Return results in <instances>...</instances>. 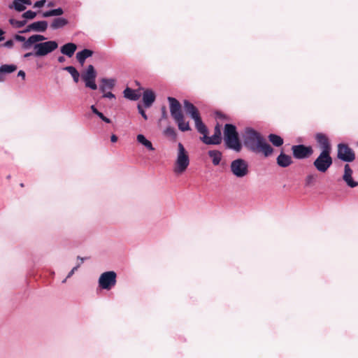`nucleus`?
I'll list each match as a JSON object with an SVG mask.
<instances>
[{
    "mask_svg": "<svg viewBox=\"0 0 358 358\" xmlns=\"http://www.w3.org/2000/svg\"><path fill=\"white\" fill-rule=\"evenodd\" d=\"M184 108L187 114L194 120L195 127L197 131L203 134L201 137V141L206 145H219L222 142V134L220 126L217 124L214 129V134L209 137L208 136V129L202 122L199 110L194 104L187 100L183 102Z\"/></svg>",
    "mask_w": 358,
    "mask_h": 358,
    "instance_id": "1",
    "label": "nucleus"
},
{
    "mask_svg": "<svg viewBox=\"0 0 358 358\" xmlns=\"http://www.w3.org/2000/svg\"><path fill=\"white\" fill-rule=\"evenodd\" d=\"M243 138L245 147L252 152L262 154L264 157H268L274 152L273 148L264 137L252 128H245Z\"/></svg>",
    "mask_w": 358,
    "mask_h": 358,
    "instance_id": "2",
    "label": "nucleus"
},
{
    "mask_svg": "<svg viewBox=\"0 0 358 358\" xmlns=\"http://www.w3.org/2000/svg\"><path fill=\"white\" fill-rule=\"evenodd\" d=\"M170 113L177 123L178 129L181 131H187L191 130L189 122L185 121L183 113L182 111V106L180 103L173 97L169 96Z\"/></svg>",
    "mask_w": 358,
    "mask_h": 358,
    "instance_id": "3",
    "label": "nucleus"
},
{
    "mask_svg": "<svg viewBox=\"0 0 358 358\" xmlns=\"http://www.w3.org/2000/svg\"><path fill=\"white\" fill-rule=\"evenodd\" d=\"M224 141L227 148L236 152L241 151L243 145L239 138L236 126L226 124L224 129Z\"/></svg>",
    "mask_w": 358,
    "mask_h": 358,
    "instance_id": "4",
    "label": "nucleus"
},
{
    "mask_svg": "<svg viewBox=\"0 0 358 358\" xmlns=\"http://www.w3.org/2000/svg\"><path fill=\"white\" fill-rule=\"evenodd\" d=\"M177 158L174 164L173 171L180 175L184 173L189 164V155L181 143L178 144Z\"/></svg>",
    "mask_w": 358,
    "mask_h": 358,
    "instance_id": "5",
    "label": "nucleus"
},
{
    "mask_svg": "<svg viewBox=\"0 0 358 358\" xmlns=\"http://www.w3.org/2000/svg\"><path fill=\"white\" fill-rule=\"evenodd\" d=\"M331 152H320L318 157L314 160L313 166L320 173H326L333 164L331 157Z\"/></svg>",
    "mask_w": 358,
    "mask_h": 358,
    "instance_id": "6",
    "label": "nucleus"
},
{
    "mask_svg": "<svg viewBox=\"0 0 358 358\" xmlns=\"http://www.w3.org/2000/svg\"><path fill=\"white\" fill-rule=\"evenodd\" d=\"M58 48V43L55 41H48L43 43H39L34 45V56L35 57H44Z\"/></svg>",
    "mask_w": 358,
    "mask_h": 358,
    "instance_id": "7",
    "label": "nucleus"
},
{
    "mask_svg": "<svg viewBox=\"0 0 358 358\" xmlns=\"http://www.w3.org/2000/svg\"><path fill=\"white\" fill-rule=\"evenodd\" d=\"M231 171L237 178H243L248 175V164L243 159H237L231 162L230 165Z\"/></svg>",
    "mask_w": 358,
    "mask_h": 358,
    "instance_id": "8",
    "label": "nucleus"
},
{
    "mask_svg": "<svg viewBox=\"0 0 358 358\" xmlns=\"http://www.w3.org/2000/svg\"><path fill=\"white\" fill-rule=\"evenodd\" d=\"M337 157L345 162H352L355 159V153L348 144L339 143L337 146Z\"/></svg>",
    "mask_w": 358,
    "mask_h": 358,
    "instance_id": "9",
    "label": "nucleus"
},
{
    "mask_svg": "<svg viewBox=\"0 0 358 358\" xmlns=\"http://www.w3.org/2000/svg\"><path fill=\"white\" fill-rule=\"evenodd\" d=\"M294 158L303 159L310 157L313 154V149L310 145L303 144L294 145L291 148Z\"/></svg>",
    "mask_w": 358,
    "mask_h": 358,
    "instance_id": "10",
    "label": "nucleus"
},
{
    "mask_svg": "<svg viewBox=\"0 0 358 358\" xmlns=\"http://www.w3.org/2000/svg\"><path fill=\"white\" fill-rule=\"evenodd\" d=\"M82 80L85 82V86L92 90H96L97 85L95 83L96 72L92 65H89L86 70L81 74Z\"/></svg>",
    "mask_w": 358,
    "mask_h": 358,
    "instance_id": "11",
    "label": "nucleus"
},
{
    "mask_svg": "<svg viewBox=\"0 0 358 358\" xmlns=\"http://www.w3.org/2000/svg\"><path fill=\"white\" fill-rule=\"evenodd\" d=\"M116 273L114 271L103 273L99 279V287L109 290L116 284Z\"/></svg>",
    "mask_w": 358,
    "mask_h": 358,
    "instance_id": "12",
    "label": "nucleus"
},
{
    "mask_svg": "<svg viewBox=\"0 0 358 358\" xmlns=\"http://www.w3.org/2000/svg\"><path fill=\"white\" fill-rule=\"evenodd\" d=\"M315 139L321 152H331L332 147L329 137L323 133H317Z\"/></svg>",
    "mask_w": 358,
    "mask_h": 358,
    "instance_id": "13",
    "label": "nucleus"
},
{
    "mask_svg": "<svg viewBox=\"0 0 358 358\" xmlns=\"http://www.w3.org/2000/svg\"><path fill=\"white\" fill-rule=\"evenodd\" d=\"M46 40V38L40 34H34L29 37L24 43L22 44V48L24 50H29L31 48V46L34 47L35 44H38L39 41H43Z\"/></svg>",
    "mask_w": 358,
    "mask_h": 358,
    "instance_id": "14",
    "label": "nucleus"
},
{
    "mask_svg": "<svg viewBox=\"0 0 358 358\" xmlns=\"http://www.w3.org/2000/svg\"><path fill=\"white\" fill-rule=\"evenodd\" d=\"M276 163L280 167L286 168L293 163V160L290 155L285 154L282 150L276 159Z\"/></svg>",
    "mask_w": 358,
    "mask_h": 358,
    "instance_id": "15",
    "label": "nucleus"
},
{
    "mask_svg": "<svg viewBox=\"0 0 358 358\" xmlns=\"http://www.w3.org/2000/svg\"><path fill=\"white\" fill-rule=\"evenodd\" d=\"M155 94L151 90H146L143 94V101L145 108H150L155 101Z\"/></svg>",
    "mask_w": 358,
    "mask_h": 358,
    "instance_id": "16",
    "label": "nucleus"
},
{
    "mask_svg": "<svg viewBox=\"0 0 358 358\" xmlns=\"http://www.w3.org/2000/svg\"><path fill=\"white\" fill-rule=\"evenodd\" d=\"M76 50L77 45L73 43H66L60 48L61 52L69 57H71L74 55Z\"/></svg>",
    "mask_w": 358,
    "mask_h": 358,
    "instance_id": "17",
    "label": "nucleus"
},
{
    "mask_svg": "<svg viewBox=\"0 0 358 358\" xmlns=\"http://www.w3.org/2000/svg\"><path fill=\"white\" fill-rule=\"evenodd\" d=\"M24 4L30 6L31 4V0H15L12 5L9 6L10 9L14 8L18 12L24 11L26 7Z\"/></svg>",
    "mask_w": 358,
    "mask_h": 358,
    "instance_id": "18",
    "label": "nucleus"
},
{
    "mask_svg": "<svg viewBox=\"0 0 358 358\" xmlns=\"http://www.w3.org/2000/svg\"><path fill=\"white\" fill-rule=\"evenodd\" d=\"M93 55V51L89 49H84L80 52H77L76 59L78 62L83 66L85 59Z\"/></svg>",
    "mask_w": 358,
    "mask_h": 358,
    "instance_id": "19",
    "label": "nucleus"
},
{
    "mask_svg": "<svg viewBox=\"0 0 358 358\" xmlns=\"http://www.w3.org/2000/svg\"><path fill=\"white\" fill-rule=\"evenodd\" d=\"M48 22L46 21L34 22L29 24V28L34 31L43 32L47 29Z\"/></svg>",
    "mask_w": 358,
    "mask_h": 358,
    "instance_id": "20",
    "label": "nucleus"
},
{
    "mask_svg": "<svg viewBox=\"0 0 358 358\" xmlns=\"http://www.w3.org/2000/svg\"><path fill=\"white\" fill-rule=\"evenodd\" d=\"M68 24V20L64 17L55 18L51 24L50 27L53 29H57L62 28Z\"/></svg>",
    "mask_w": 358,
    "mask_h": 358,
    "instance_id": "21",
    "label": "nucleus"
},
{
    "mask_svg": "<svg viewBox=\"0 0 358 358\" xmlns=\"http://www.w3.org/2000/svg\"><path fill=\"white\" fill-rule=\"evenodd\" d=\"M268 139L272 143V145L275 147H280L284 143L283 138L277 134H269L268 136Z\"/></svg>",
    "mask_w": 358,
    "mask_h": 358,
    "instance_id": "22",
    "label": "nucleus"
},
{
    "mask_svg": "<svg viewBox=\"0 0 358 358\" xmlns=\"http://www.w3.org/2000/svg\"><path fill=\"white\" fill-rule=\"evenodd\" d=\"M208 155L212 159V162L215 166L220 164L222 159V152L219 150H210L208 151Z\"/></svg>",
    "mask_w": 358,
    "mask_h": 358,
    "instance_id": "23",
    "label": "nucleus"
},
{
    "mask_svg": "<svg viewBox=\"0 0 358 358\" xmlns=\"http://www.w3.org/2000/svg\"><path fill=\"white\" fill-rule=\"evenodd\" d=\"M115 83V81L114 79L103 78L101 80V85L100 86V90L103 92H105L107 90H111L113 88Z\"/></svg>",
    "mask_w": 358,
    "mask_h": 358,
    "instance_id": "24",
    "label": "nucleus"
},
{
    "mask_svg": "<svg viewBox=\"0 0 358 358\" xmlns=\"http://www.w3.org/2000/svg\"><path fill=\"white\" fill-rule=\"evenodd\" d=\"M136 140L139 143L144 145L148 150L151 151L155 150V148L152 146L151 141L148 140L143 134L137 135Z\"/></svg>",
    "mask_w": 358,
    "mask_h": 358,
    "instance_id": "25",
    "label": "nucleus"
},
{
    "mask_svg": "<svg viewBox=\"0 0 358 358\" xmlns=\"http://www.w3.org/2000/svg\"><path fill=\"white\" fill-rule=\"evenodd\" d=\"M124 96L125 98L129 99L130 100H133V101L138 100L140 96L139 94H136L135 90H134L129 87H127L124 90Z\"/></svg>",
    "mask_w": 358,
    "mask_h": 358,
    "instance_id": "26",
    "label": "nucleus"
},
{
    "mask_svg": "<svg viewBox=\"0 0 358 358\" xmlns=\"http://www.w3.org/2000/svg\"><path fill=\"white\" fill-rule=\"evenodd\" d=\"M63 69L64 71H66L71 75V76L73 79V81L75 83H77L79 81L80 74L74 66H69L64 67Z\"/></svg>",
    "mask_w": 358,
    "mask_h": 358,
    "instance_id": "27",
    "label": "nucleus"
},
{
    "mask_svg": "<svg viewBox=\"0 0 358 358\" xmlns=\"http://www.w3.org/2000/svg\"><path fill=\"white\" fill-rule=\"evenodd\" d=\"M64 13V10L62 8H58L56 9H52L50 10H48L43 13V17H48L51 16H59Z\"/></svg>",
    "mask_w": 358,
    "mask_h": 358,
    "instance_id": "28",
    "label": "nucleus"
},
{
    "mask_svg": "<svg viewBox=\"0 0 358 358\" xmlns=\"http://www.w3.org/2000/svg\"><path fill=\"white\" fill-rule=\"evenodd\" d=\"M17 70V66L15 64H3L0 66V71L6 73H10Z\"/></svg>",
    "mask_w": 358,
    "mask_h": 358,
    "instance_id": "29",
    "label": "nucleus"
},
{
    "mask_svg": "<svg viewBox=\"0 0 358 358\" xmlns=\"http://www.w3.org/2000/svg\"><path fill=\"white\" fill-rule=\"evenodd\" d=\"M9 22L11 25L15 27V28H21L24 27L27 24L26 20H17L15 19H10Z\"/></svg>",
    "mask_w": 358,
    "mask_h": 358,
    "instance_id": "30",
    "label": "nucleus"
},
{
    "mask_svg": "<svg viewBox=\"0 0 358 358\" xmlns=\"http://www.w3.org/2000/svg\"><path fill=\"white\" fill-rule=\"evenodd\" d=\"M343 180L347 183V185L350 187H355L358 186V182L355 181L352 179V176L349 178H343Z\"/></svg>",
    "mask_w": 358,
    "mask_h": 358,
    "instance_id": "31",
    "label": "nucleus"
},
{
    "mask_svg": "<svg viewBox=\"0 0 358 358\" xmlns=\"http://www.w3.org/2000/svg\"><path fill=\"white\" fill-rule=\"evenodd\" d=\"M22 17L28 20H32L36 17V13L32 10H27V12L22 14Z\"/></svg>",
    "mask_w": 358,
    "mask_h": 358,
    "instance_id": "32",
    "label": "nucleus"
},
{
    "mask_svg": "<svg viewBox=\"0 0 358 358\" xmlns=\"http://www.w3.org/2000/svg\"><path fill=\"white\" fill-rule=\"evenodd\" d=\"M164 134L168 136H171L173 138H175L176 137V131L174 129V128L171 127H168L165 131H164Z\"/></svg>",
    "mask_w": 358,
    "mask_h": 358,
    "instance_id": "33",
    "label": "nucleus"
},
{
    "mask_svg": "<svg viewBox=\"0 0 358 358\" xmlns=\"http://www.w3.org/2000/svg\"><path fill=\"white\" fill-rule=\"evenodd\" d=\"M352 175V170L351 169L350 165L346 164L344 166V174L343 178H349Z\"/></svg>",
    "mask_w": 358,
    "mask_h": 358,
    "instance_id": "34",
    "label": "nucleus"
},
{
    "mask_svg": "<svg viewBox=\"0 0 358 358\" xmlns=\"http://www.w3.org/2000/svg\"><path fill=\"white\" fill-rule=\"evenodd\" d=\"M98 117H99L103 121H104L106 123H110V120L106 116L103 115V114L101 112H99L98 114H96Z\"/></svg>",
    "mask_w": 358,
    "mask_h": 358,
    "instance_id": "35",
    "label": "nucleus"
},
{
    "mask_svg": "<svg viewBox=\"0 0 358 358\" xmlns=\"http://www.w3.org/2000/svg\"><path fill=\"white\" fill-rule=\"evenodd\" d=\"M138 109L139 113L142 115V117L145 120H147L148 119L147 115L145 114V110L143 109V108L141 105H138Z\"/></svg>",
    "mask_w": 358,
    "mask_h": 358,
    "instance_id": "36",
    "label": "nucleus"
},
{
    "mask_svg": "<svg viewBox=\"0 0 358 358\" xmlns=\"http://www.w3.org/2000/svg\"><path fill=\"white\" fill-rule=\"evenodd\" d=\"M14 38L17 41L24 42V43L27 41L24 36H22L19 34L15 35Z\"/></svg>",
    "mask_w": 358,
    "mask_h": 358,
    "instance_id": "37",
    "label": "nucleus"
},
{
    "mask_svg": "<svg viewBox=\"0 0 358 358\" xmlns=\"http://www.w3.org/2000/svg\"><path fill=\"white\" fill-rule=\"evenodd\" d=\"M45 3V0L38 1L34 3V7L41 8L44 6Z\"/></svg>",
    "mask_w": 358,
    "mask_h": 358,
    "instance_id": "38",
    "label": "nucleus"
},
{
    "mask_svg": "<svg viewBox=\"0 0 358 358\" xmlns=\"http://www.w3.org/2000/svg\"><path fill=\"white\" fill-rule=\"evenodd\" d=\"M168 117V115H167V112H166V108L165 106H162V119H167Z\"/></svg>",
    "mask_w": 358,
    "mask_h": 358,
    "instance_id": "39",
    "label": "nucleus"
},
{
    "mask_svg": "<svg viewBox=\"0 0 358 358\" xmlns=\"http://www.w3.org/2000/svg\"><path fill=\"white\" fill-rule=\"evenodd\" d=\"M14 45V43H13V40H8L5 43H4V46L5 47H7V48H13Z\"/></svg>",
    "mask_w": 358,
    "mask_h": 358,
    "instance_id": "40",
    "label": "nucleus"
},
{
    "mask_svg": "<svg viewBox=\"0 0 358 358\" xmlns=\"http://www.w3.org/2000/svg\"><path fill=\"white\" fill-rule=\"evenodd\" d=\"M103 97L109 98V99H114L115 98V95L112 92H108L107 93H104L103 95Z\"/></svg>",
    "mask_w": 358,
    "mask_h": 358,
    "instance_id": "41",
    "label": "nucleus"
},
{
    "mask_svg": "<svg viewBox=\"0 0 358 358\" xmlns=\"http://www.w3.org/2000/svg\"><path fill=\"white\" fill-rule=\"evenodd\" d=\"M80 266V264H78L76 266L73 267V269L70 271V273H69L68 275V278L71 277L73 273L75 272V271H76L78 269V268Z\"/></svg>",
    "mask_w": 358,
    "mask_h": 358,
    "instance_id": "42",
    "label": "nucleus"
},
{
    "mask_svg": "<svg viewBox=\"0 0 358 358\" xmlns=\"http://www.w3.org/2000/svg\"><path fill=\"white\" fill-rule=\"evenodd\" d=\"M17 76H20V77H21L23 80H24V79H25V76H26V75H25V72H24V71L20 70V71L18 72Z\"/></svg>",
    "mask_w": 358,
    "mask_h": 358,
    "instance_id": "43",
    "label": "nucleus"
},
{
    "mask_svg": "<svg viewBox=\"0 0 358 358\" xmlns=\"http://www.w3.org/2000/svg\"><path fill=\"white\" fill-rule=\"evenodd\" d=\"M31 31H33L32 29L29 28V24L26 27L24 30L20 31V32L22 34L29 32Z\"/></svg>",
    "mask_w": 358,
    "mask_h": 358,
    "instance_id": "44",
    "label": "nucleus"
},
{
    "mask_svg": "<svg viewBox=\"0 0 358 358\" xmlns=\"http://www.w3.org/2000/svg\"><path fill=\"white\" fill-rule=\"evenodd\" d=\"M90 108L92 113H94L95 115L98 114L99 112L94 105L91 106Z\"/></svg>",
    "mask_w": 358,
    "mask_h": 358,
    "instance_id": "45",
    "label": "nucleus"
},
{
    "mask_svg": "<svg viewBox=\"0 0 358 358\" xmlns=\"http://www.w3.org/2000/svg\"><path fill=\"white\" fill-rule=\"evenodd\" d=\"M110 141L113 143L117 142V136L116 135H115V134H112V136H110Z\"/></svg>",
    "mask_w": 358,
    "mask_h": 358,
    "instance_id": "46",
    "label": "nucleus"
},
{
    "mask_svg": "<svg viewBox=\"0 0 358 358\" xmlns=\"http://www.w3.org/2000/svg\"><path fill=\"white\" fill-rule=\"evenodd\" d=\"M5 80H6L5 74L3 73H2L1 71H0V83L5 81Z\"/></svg>",
    "mask_w": 358,
    "mask_h": 358,
    "instance_id": "47",
    "label": "nucleus"
},
{
    "mask_svg": "<svg viewBox=\"0 0 358 358\" xmlns=\"http://www.w3.org/2000/svg\"><path fill=\"white\" fill-rule=\"evenodd\" d=\"M31 56H34V52H27V53L24 54V57L27 58Z\"/></svg>",
    "mask_w": 358,
    "mask_h": 358,
    "instance_id": "48",
    "label": "nucleus"
},
{
    "mask_svg": "<svg viewBox=\"0 0 358 358\" xmlns=\"http://www.w3.org/2000/svg\"><path fill=\"white\" fill-rule=\"evenodd\" d=\"M57 59L59 63H63L66 60L63 56H59Z\"/></svg>",
    "mask_w": 358,
    "mask_h": 358,
    "instance_id": "49",
    "label": "nucleus"
},
{
    "mask_svg": "<svg viewBox=\"0 0 358 358\" xmlns=\"http://www.w3.org/2000/svg\"><path fill=\"white\" fill-rule=\"evenodd\" d=\"M4 34V31L2 29H0V41L4 39L3 35Z\"/></svg>",
    "mask_w": 358,
    "mask_h": 358,
    "instance_id": "50",
    "label": "nucleus"
},
{
    "mask_svg": "<svg viewBox=\"0 0 358 358\" xmlns=\"http://www.w3.org/2000/svg\"><path fill=\"white\" fill-rule=\"evenodd\" d=\"M312 179H313V177L312 176H308L306 178L307 182L309 183Z\"/></svg>",
    "mask_w": 358,
    "mask_h": 358,
    "instance_id": "51",
    "label": "nucleus"
},
{
    "mask_svg": "<svg viewBox=\"0 0 358 358\" xmlns=\"http://www.w3.org/2000/svg\"><path fill=\"white\" fill-rule=\"evenodd\" d=\"M78 259H80V263H79V264H80V265L83 262V261H84V259H85L84 258L80 257H78Z\"/></svg>",
    "mask_w": 358,
    "mask_h": 358,
    "instance_id": "52",
    "label": "nucleus"
},
{
    "mask_svg": "<svg viewBox=\"0 0 358 358\" xmlns=\"http://www.w3.org/2000/svg\"><path fill=\"white\" fill-rule=\"evenodd\" d=\"M20 187H23L24 186L23 183H20Z\"/></svg>",
    "mask_w": 358,
    "mask_h": 358,
    "instance_id": "53",
    "label": "nucleus"
},
{
    "mask_svg": "<svg viewBox=\"0 0 358 358\" xmlns=\"http://www.w3.org/2000/svg\"><path fill=\"white\" fill-rule=\"evenodd\" d=\"M357 146H358V142H357Z\"/></svg>",
    "mask_w": 358,
    "mask_h": 358,
    "instance_id": "54",
    "label": "nucleus"
}]
</instances>
